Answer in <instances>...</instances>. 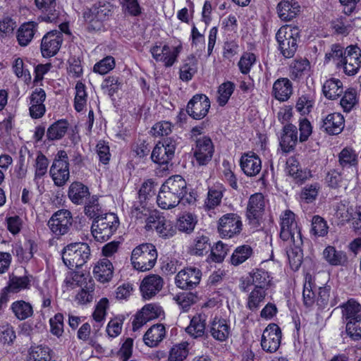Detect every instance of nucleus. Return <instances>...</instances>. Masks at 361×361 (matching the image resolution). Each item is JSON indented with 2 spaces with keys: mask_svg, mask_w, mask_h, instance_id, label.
Here are the masks:
<instances>
[{
  "mask_svg": "<svg viewBox=\"0 0 361 361\" xmlns=\"http://www.w3.org/2000/svg\"><path fill=\"white\" fill-rule=\"evenodd\" d=\"M90 247L86 243H71L62 251L63 262L71 270L83 266L90 259Z\"/></svg>",
  "mask_w": 361,
  "mask_h": 361,
  "instance_id": "1",
  "label": "nucleus"
},
{
  "mask_svg": "<svg viewBox=\"0 0 361 361\" xmlns=\"http://www.w3.org/2000/svg\"><path fill=\"white\" fill-rule=\"evenodd\" d=\"M157 256V249L154 245L144 243L133 249L130 260L135 269L146 271L154 267Z\"/></svg>",
  "mask_w": 361,
  "mask_h": 361,
  "instance_id": "2",
  "label": "nucleus"
},
{
  "mask_svg": "<svg viewBox=\"0 0 361 361\" xmlns=\"http://www.w3.org/2000/svg\"><path fill=\"white\" fill-rule=\"evenodd\" d=\"M112 13V6L109 3L98 2L83 13L85 21L87 23L89 32L99 31L104 27V22Z\"/></svg>",
  "mask_w": 361,
  "mask_h": 361,
  "instance_id": "3",
  "label": "nucleus"
},
{
  "mask_svg": "<svg viewBox=\"0 0 361 361\" xmlns=\"http://www.w3.org/2000/svg\"><path fill=\"white\" fill-rule=\"evenodd\" d=\"M118 225L119 220L115 214L104 213L96 221H93L92 233L97 241H106L116 232Z\"/></svg>",
  "mask_w": 361,
  "mask_h": 361,
  "instance_id": "4",
  "label": "nucleus"
},
{
  "mask_svg": "<svg viewBox=\"0 0 361 361\" xmlns=\"http://www.w3.org/2000/svg\"><path fill=\"white\" fill-rule=\"evenodd\" d=\"M299 30L298 27H281L276 34V39L279 44L281 54L286 58H292L298 49Z\"/></svg>",
  "mask_w": 361,
  "mask_h": 361,
  "instance_id": "5",
  "label": "nucleus"
},
{
  "mask_svg": "<svg viewBox=\"0 0 361 361\" xmlns=\"http://www.w3.org/2000/svg\"><path fill=\"white\" fill-rule=\"evenodd\" d=\"M177 142L173 137L164 138L154 147L151 154L152 161L163 166L164 169H167L174 157Z\"/></svg>",
  "mask_w": 361,
  "mask_h": 361,
  "instance_id": "6",
  "label": "nucleus"
},
{
  "mask_svg": "<svg viewBox=\"0 0 361 361\" xmlns=\"http://www.w3.org/2000/svg\"><path fill=\"white\" fill-rule=\"evenodd\" d=\"M69 165L67 152L65 150H59L49 169L50 176L56 185L63 186L68 180Z\"/></svg>",
  "mask_w": 361,
  "mask_h": 361,
  "instance_id": "7",
  "label": "nucleus"
},
{
  "mask_svg": "<svg viewBox=\"0 0 361 361\" xmlns=\"http://www.w3.org/2000/svg\"><path fill=\"white\" fill-rule=\"evenodd\" d=\"M280 238L284 240H295L300 243L302 234L295 220V214L290 210H286L281 216Z\"/></svg>",
  "mask_w": 361,
  "mask_h": 361,
  "instance_id": "8",
  "label": "nucleus"
},
{
  "mask_svg": "<svg viewBox=\"0 0 361 361\" xmlns=\"http://www.w3.org/2000/svg\"><path fill=\"white\" fill-rule=\"evenodd\" d=\"M72 222L71 212L68 209H60L51 216L47 225L56 236H60L68 232Z\"/></svg>",
  "mask_w": 361,
  "mask_h": 361,
  "instance_id": "9",
  "label": "nucleus"
},
{
  "mask_svg": "<svg viewBox=\"0 0 361 361\" xmlns=\"http://www.w3.org/2000/svg\"><path fill=\"white\" fill-rule=\"evenodd\" d=\"M282 333L280 327L274 323L269 324L264 330L261 345L268 353H275L281 345Z\"/></svg>",
  "mask_w": 361,
  "mask_h": 361,
  "instance_id": "10",
  "label": "nucleus"
},
{
  "mask_svg": "<svg viewBox=\"0 0 361 361\" xmlns=\"http://www.w3.org/2000/svg\"><path fill=\"white\" fill-rule=\"evenodd\" d=\"M210 108V101L204 94H197L188 102L186 106L187 114L195 120L204 118Z\"/></svg>",
  "mask_w": 361,
  "mask_h": 361,
  "instance_id": "11",
  "label": "nucleus"
},
{
  "mask_svg": "<svg viewBox=\"0 0 361 361\" xmlns=\"http://www.w3.org/2000/svg\"><path fill=\"white\" fill-rule=\"evenodd\" d=\"M181 50L182 46L180 44L172 48L167 44H164L162 47L158 45L152 47L150 49V52L157 61H161L166 67H171L176 61Z\"/></svg>",
  "mask_w": 361,
  "mask_h": 361,
  "instance_id": "12",
  "label": "nucleus"
},
{
  "mask_svg": "<svg viewBox=\"0 0 361 361\" xmlns=\"http://www.w3.org/2000/svg\"><path fill=\"white\" fill-rule=\"evenodd\" d=\"M181 50L182 46L180 44L172 48L167 44H164L162 47L158 45L152 47L150 49V52L157 61H161L166 67H171L176 61Z\"/></svg>",
  "mask_w": 361,
  "mask_h": 361,
  "instance_id": "13",
  "label": "nucleus"
},
{
  "mask_svg": "<svg viewBox=\"0 0 361 361\" xmlns=\"http://www.w3.org/2000/svg\"><path fill=\"white\" fill-rule=\"evenodd\" d=\"M343 63L341 69L345 75H356L361 68V49L357 45L348 46Z\"/></svg>",
  "mask_w": 361,
  "mask_h": 361,
  "instance_id": "14",
  "label": "nucleus"
},
{
  "mask_svg": "<svg viewBox=\"0 0 361 361\" xmlns=\"http://www.w3.org/2000/svg\"><path fill=\"white\" fill-rule=\"evenodd\" d=\"M241 230L240 217L236 214H226L219 219L218 231L223 237L232 238L240 233Z\"/></svg>",
  "mask_w": 361,
  "mask_h": 361,
  "instance_id": "15",
  "label": "nucleus"
},
{
  "mask_svg": "<svg viewBox=\"0 0 361 361\" xmlns=\"http://www.w3.org/2000/svg\"><path fill=\"white\" fill-rule=\"evenodd\" d=\"M201 276L202 272L198 268L190 267L177 274L175 282L181 289H192L200 283Z\"/></svg>",
  "mask_w": 361,
  "mask_h": 361,
  "instance_id": "16",
  "label": "nucleus"
},
{
  "mask_svg": "<svg viewBox=\"0 0 361 361\" xmlns=\"http://www.w3.org/2000/svg\"><path fill=\"white\" fill-rule=\"evenodd\" d=\"M194 157L200 166L207 165L214 154V145L209 137H203L196 141L195 148H192Z\"/></svg>",
  "mask_w": 361,
  "mask_h": 361,
  "instance_id": "17",
  "label": "nucleus"
},
{
  "mask_svg": "<svg viewBox=\"0 0 361 361\" xmlns=\"http://www.w3.org/2000/svg\"><path fill=\"white\" fill-rule=\"evenodd\" d=\"M63 42V35L58 30L47 32L42 38L41 51L43 56L50 57L57 54Z\"/></svg>",
  "mask_w": 361,
  "mask_h": 361,
  "instance_id": "18",
  "label": "nucleus"
},
{
  "mask_svg": "<svg viewBox=\"0 0 361 361\" xmlns=\"http://www.w3.org/2000/svg\"><path fill=\"white\" fill-rule=\"evenodd\" d=\"M264 197L262 193L257 192L250 197L246 216L250 223H258L264 213Z\"/></svg>",
  "mask_w": 361,
  "mask_h": 361,
  "instance_id": "19",
  "label": "nucleus"
},
{
  "mask_svg": "<svg viewBox=\"0 0 361 361\" xmlns=\"http://www.w3.org/2000/svg\"><path fill=\"white\" fill-rule=\"evenodd\" d=\"M31 276H10L8 286H6L1 294L0 302H7L8 300V293H18L23 289H29L30 287Z\"/></svg>",
  "mask_w": 361,
  "mask_h": 361,
  "instance_id": "20",
  "label": "nucleus"
},
{
  "mask_svg": "<svg viewBox=\"0 0 361 361\" xmlns=\"http://www.w3.org/2000/svg\"><path fill=\"white\" fill-rule=\"evenodd\" d=\"M345 126V119L340 113H333L323 118L320 123V129L329 135L340 134Z\"/></svg>",
  "mask_w": 361,
  "mask_h": 361,
  "instance_id": "21",
  "label": "nucleus"
},
{
  "mask_svg": "<svg viewBox=\"0 0 361 361\" xmlns=\"http://www.w3.org/2000/svg\"><path fill=\"white\" fill-rule=\"evenodd\" d=\"M164 285L163 279L156 274L145 277L140 284V289L143 298L149 300L158 293Z\"/></svg>",
  "mask_w": 361,
  "mask_h": 361,
  "instance_id": "22",
  "label": "nucleus"
},
{
  "mask_svg": "<svg viewBox=\"0 0 361 361\" xmlns=\"http://www.w3.org/2000/svg\"><path fill=\"white\" fill-rule=\"evenodd\" d=\"M208 331L214 339L224 342L229 337L231 328L226 319L215 317L208 326Z\"/></svg>",
  "mask_w": 361,
  "mask_h": 361,
  "instance_id": "23",
  "label": "nucleus"
},
{
  "mask_svg": "<svg viewBox=\"0 0 361 361\" xmlns=\"http://www.w3.org/2000/svg\"><path fill=\"white\" fill-rule=\"evenodd\" d=\"M38 9L42 11L39 18L44 22L55 23L60 15L59 8H56V0H35Z\"/></svg>",
  "mask_w": 361,
  "mask_h": 361,
  "instance_id": "24",
  "label": "nucleus"
},
{
  "mask_svg": "<svg viewBox=\"0 0 361 361\" xmlns=\"http://www.w3.org/2000/svg\"><path fill=\"white\" fill-rule=\"evenodd\" d=\"M211 249L210 239L204 231L197 232L189 246V253L191 255L203 256Z\"/></svg>",
  "mask_w": 361,
  "mask_h": 361,
  "instance_id": "25",
  "label": "nucleus"
},
{
  "mask_svg": "<svg viewBox=\"0 0 361 361\" xmlns=\"http://www.w3.org/2000/svg\"><path fill=\"white\" fill-rule=\"evenodd\" d=\"M240 165L244 173L250 177L257 176L262 169L261 159L254 152L243 154Z\"/></svg>",
  "mask_w": 361,
  "mask_h": 361,
  "instance_id": "26",
  "label": "nucleus"
},
{
  "mask_svg": "<svg viewBox=\"0 0 361 361\" xmlns=\"http://www.w3.org/2000/svg\"><path fill=\"white\" fill-rule=\"evenodd\" d=\"M68 196L75 204H85L91 197L88 187L78 181L73 182L70 185Z\"/></svg>",
  "mask_w": 361,
  "mask_h": 361,
  "instance_id": "27",
  "label": "nucleus"
},
{
  "mask_svg": "<svg viewBox=\"0 0 361 361\" xmlns=\"http://www.w3.org/2000/svg\"><path fill=\"white\" fill-rule=\"evenodd\" d=\"M276 8L279 17L283 21L293 20L300 11V6L295 0H283Z\"/></svg>",
  "mask_w": 361,
  "mask_h": 361,
  "instance_id": "28",
  "label": "nucleus"
},
{
  "mask_svg": "<svg viewBox=\"0 0 361 361\" xmlns=\"http://www.w3.org/2000/svg\"><path fill=\"white\" fill-rule=\"evenodd\" d=\"M298 142V128L289 123L283 128V133L280 138V145L284 152L293 150Z\"/></svg>",
  "mask_w": 361,
  "mask_h": 361,
  "instance_id": "29",
  "label": "nucleus"
},
{
  "mask_svg": "<svg viewBox=\"0 0 361 361\" xmlns=\"http://www.w3.org/2000/svg\"><path fill=\"white\" fill-rule=\"evenodd\" d=\"M293 94V85L287 78L277 79L272 88V95L279 101H287Z\"/></svg>",
  "mask_w": 361,
  "mask_h": 361,
  "instance_id": "30",
  "label": "nucleus"
},
{
  "mask_svg": "<svg viewBox=\"0 0 361 361\" xmlns=\"http://www.w3.org/2000/svg\"><path fill=\"white\" fill-rule=\"evenodd\" d=\"M162 185L164 189L169 190L172 193L178 195L182 201L184 200V197L188 192L187 183L182 176L179 175L171 176Z\"/></svg>",
  "mask_w": 361,
  "mask_h": 361,
  "instance_id": "31",
  "label": "nucleus"
},
{
  "mask_svg": "<svg viewBox=\"0 0 361 361\" xmlns=\"http://www.w3.org/2000/svg\"><path fill=\"white\" fill-rule=\"evenodd\" d=\"M113 272L112 263L106 258L100 259L93 269L94 278L102 283L109 281L113 276Z\"/></svg>",
  "mask_w": 361,
  "mask_h": 361,
  "instance_id": "32",
  "label": "nucleus"
},
{
  "mask_svg": "<svg viewBox=\"0 0 361 361\" xmlns=\"http://www.w3.org/2000/svg\"><path fill=\"white\" fill-rule=\"evenodd\" d=\"M165 327L162 324L151 326L143 337L145 343L149 347L157 346L165 337Z\"/></svg>",
  "mask_w": 361,
  "mask_h": 361,
  "instance_id": "33",
  "label": "nucleus"
},
{
  "mask_svg": "<svg viewBox=\"0 0 361 361\" xmlns=\"http://www.w3.org/2000/svg\"><path fill=\"white\" fill-rule=\"evenodd\" d=\"M182 199L172 193L169 190L163 188L161 185L159 194L157 195V202L158 205L164 209H169L176 207Z\"/></svg>",
  "mask_w": 361,
  "mask_h": 361,
  "instance_id": "34",
  "label": "nucleus"
},
{
  "mask_svg": "<svg viewBox=\"0 0 361 361\" xmlns=\"http://www.w3.org/2000/svg\"><path fill=\"white\" fill-rule=\"evenodd\" d=\"M293 244V247L287 249L286 254L290 263L291 269L294 271H297L302 262L303 254L300 246L302 245V238H300V243L295 240H290Z\"/></svg>",
  "mask_w": 361,
  "mask_h": 361,
  "instance_id": "35",
  "label": "nucleus"
},
{
  "mask_svg": "<svg viewBox=\"0 0 361 361\" xmlns=\"http://www.w3.org/2000/svg\"><path fill=\"white\" fill-rule=\"evenodd\" d=\"M68 122L66 119H60L51 124L47 130V139L49 142L59 140L66 135L68 128Z\"/></svg>",
  "mask_w": 361,
  "mask_h": 361,
  "instance_id": "36",
  "label": "nucleus"
},
{
  "mask_svg": "<svg viewBox=\"0 0 361 361\" xmlns=\"http://www.w3.org/2000/svg\"><path fill=\"white\" fill-rule=\"evenodd\" d=\"M347 52V47L345 49L338 43L333 44L331 46L329 52L325 54L324 63H329L331 61L335 64L337 69H341V66L343 64L344 56Z\"/></svg>",
  "mask_w": 361,
  "mask_h": 361,
  "instance_id": "37",
  "label": "nucleus"
},
{
  "mask_svg": "<svg viewBox=\"0 0 361 361\" xmlns=\"http://www.w3.org/2000/svg\"><path fill=\"white\" fill-rule=\"evenodd\" d=\"M206 315L197 314L190 320L186 331L194 338L202 337L205 334Z\"/></svg>",
  "mask_w": 361,
  "mask_h": 361,
  "instance_id": "38",
  "label": "nucleus"
},
{
  "mask_svg": "<svg viewBox=\"0 0 361 361\" xmlns=\"http://www.w3.org/2000/svg\"><path fill=\"white\" fill-rule=\"evenodd\" d=\"M343 84L338 79L331 78L326 80L322 86V92L329 99H336L343 92Z\"/></svg>",
  "mask_w": 361,
  "mask_h": 361,
  "instance_id": "39",
  "label": "nucleus"
},
{
  "mask_svg": "<svg viewBox=\"0 0 361 361\" xmlns=\"http://www.w3.org/2000/svg\"><path fill=\"white\" fill-rule=\"evenodd\" d=\"M342 316L345 324L359 319L361 318V305L355 300H348L342 306Z\"/></svg>",
  "mask_w": 361,
  "mask_h": 361,
  "instance_id": "40",
  "label": "nucleus"
},
{
  "mask_svg": "<svg viewBox=\"0 0 361 361\" xmlns=\"http://www.w3.org/2000/svg\"><path fill=\"white\" fill-rule=\"evenodd\" d=\"M323 255L324 259L333 266L344 265L348 260L344 252L336 250L333 246L326 247L323 252Z\"/></svg>",
  "mask_w": 361,
  "mask_h": 361,
  "instance_id": "41",
  "label": "nucleus"
},
{
  "mask_svg": "<svg viewBox=\"0 0 361 361\" xmlns=\"http://www.w3.org/2000/svg\"><path fill=\"white\" fill-rule=\"evenodd\" d=\"M37 24L28 22L23 24L18 30L17 39L21 46H27L33 38Z\"/></svg>",
  "mask_w": 361,
  "mask_h": 361,
  "instance_id": "42",
  "label": "nucleus"
},
{
  "mask_svg": "<svg viewBox=\"0 0 361 361\" xmlns=\"http://www.w3.org/2000/svg\"><path fill=\"white\" fill-rule=\"evenodd\" d=\"M338 162L343 169L355 168L356 169L358 164L357 154L352 148L345 147L338 154Z\"/></svg>",
  "mask_w": 361,
  "mask_h": 361,
  "instance_id": "43",
  "label": "nucleus"
},
{
  "mask_svg": "<svg viewBox=\"0 0 361 361\" xmlns=\"http://www.w3.org/2000/svg\"><path fill=\"white\" fill-rule=\"evenodd\" d=\"M250 279L255 288L266 290L271 282L270 276L267 271L262 269H256L250 273Z\"/></svg>",
  "mask_w": 361,
  "mask_h": 361,
  "instance_id": "44",
  "label": "nucleus"
},
{
  "mask_svg": "<svg viewBox=\"0 0 361 361\" xmlns=\"http://www.w3.org/2000/svg\"><path fill=\"white\" fill-rule=\"evenodd\" d=\"M85 204L84 213L87 217L92 219L93 221H96L98 218L104 214L99 203L97 196H92Z\"/></svg>",
  "mask_w": 361,
  "mask_h": 361,
  "instance_id": "45",
  "label": "nucleus"
},
{
  "mask_svg": "<svg viewBox=\"0 0 361 361\" xmlns=\"http://www.w3.org/2000/svg\"><path fill=\"white\" fill-rule=\"evenodd\" d=\"M197 71V61L195 56L190 55L180 68V78L183 81L190 80Z\"/></svg>",
  "mask_w": 361,
  "mask_h": 361,
  "instance_id": "46",
  "label": "nucleus"
},
{
  "mask_svg": "<svg viewBox=\"0 0 361 361\" xmlns=\"http://www.w3.org/2000/svg\"><path fill=\"white\" fill-rule=\"evenodd\" d=\"M11 310L19 320H25L33 315L32 305L22 300L13 302Z\"/></svg>",
  "mask_w": 361,
  "mask_h": 361,
  "instance_id": "47",
  "label": "nucleus"
},
{
  "mask_svg": "<svg viewBox=\"0 0 361 361\" xmlns=\"http://www.w3.org/2000/svg\"><path fill=\"white\" fill-rule=\"evenodd\" d=\"M152 208L148 201L137 200L134 201L131 209V215L137 220L141 221L150 214Z\"/></svg>",
  "mask_w": 361,
  "mask_h": 361,
  "instance_id": "48",
  "label": "nucleus"
},
{
  "mask_svg": "<svg viewBox=\"0 0 361 361\" xmlns=\"http://www.w3.org/2000/svg\"><path fill=\"white\" fill-rule=\"evenodd\" d=\"M52 350L47 345L31 346L29 350L30 360L32 361H50Z\"/></svg>",
  "mask_w": 361,
  "mask_h": 361,
  "instance_id": "49",
  "label": "nucleus"
},
{
  "mask_svg": "<svg viewBox=\"0 0 361 361\" xmlns=\"http://www.w3.org/2000/svg\"><path fill=\"white\" fill-rule=\"evenodd\" d=\"M299 161L294 157H290L286 161V170L289 176L294 178L298 183H302L306 178V173L299 166Z\"/></svg>",
  "mask_w": 361,
  "mask_h": 361,
  "instance_id": "50",
  "label": "nucleus"
},
{
  "mask_svg": "<svg viewBox=\"0 0 361 361\" xmlns=\"http://www.w3.org/2000/svg\"><path fill=\"white\" fill-rule=\"evenodd\" d=\"M340 104L344 112L351 111L358 104L356 90L354 88L348 89L342 97Z\"/></svg>",
  "mask_w": 361,
  "mask_h": 361,
  "instance_id": "51",
  "label": "nucleus"
},
{
  "mask_svg": "<svg viewBox=\"0 0 361 361\" xmlns=\"http://www.w3.org/2000/svg\"><path fill=\"white\" fill-rule=\"evenodd\" d=\"M252 254V249L250 245H244L239 246L234 250L231 256V263L235 266H238L247 259Z\"/></svg>",
  "mask_w": 361,
  "mask_h": 361,
  "instance_id": "52",
  "label": "nucleus"
},
{
  "mask_svg": "<svg viewBox=\"0 0 361 361\" xmlns=\"http://www.w3.org/2000/svg\"><path fill=\"white\" fill-rule=\"evenodd\" d=\"M266 296V290L255 288L247 298V307L252 311H257Z\"/></svg>",
  "mask_w": 361,
  "mask_h": 361,
  "instance_id": "53",
  "label": "nucleus"
},
{
  "mask_svg": "<svg viewBox=\"0 0 361 361\" xmlns=\"http://www.w3.org/2000/svg\"><path fill=\"white\" fill-rule=\"evenodd\" d=\"M188 343L182 342L173 345L169 352V361H183L188 355Z\"/></svg>",
  "mask_w": 361,
  "mask_h": 361,
  "instance_id": "54",
  "label": "nucleus"
},
{
  "mask_svg": "<svg viewBox=\"0 0 361 361\" xmlns=\"http://www.w3.org/2000/svg\"><path fill=\"white\" fill-rule=\"evenodd\" d=\"M196 224V217L193 214L188 213L178 219L177 227L180 231L190 233L194 230Z\"/></svg>",
  "mask_w": 361,
  "mask_h": 361,
  "instance_id": "55",
  "label": "nucleus"
},
{
  "mask_svg": "<svg viewBox=\"0 0 361 361\" xmlns=\"http://www.w3.org/2000/svg\"><path fill=\"white\" fill-rule=\"evenodd\" d=\"M235 89V85L231 81H226L222 83L218 89V103L219 106H225L230 97L232 95Z\"/></svg>",
  "mask_w": 361,
  "mask_h": 361,
  "instance_id": "56",
  "label": "nucleus"
},
{
  "mask_svg": "<svg viewBox=\"0 0 361 361\" xmlns=\"http://www.w3.org/2000/svg\"><path fill=\"white\" fill-rule=\"evenodd\" d=\"M330 26L337 35L347 36L352 30V27L345 17L337 18L332 20Z\"/></svg>",
  "mask_w": 361,
  "mask_h": 361,
  "instance_id": "57",
  "label": "nucleus"
},
{
  "mask_svg": "<svg viewBox=\"0 0 361 361\" xmlns=\"http://www.w3.org/2000/svg\"><path fill=\"white\" fill-rule=\"evenodd\" d=\"M154 228L159 237L164 238H169L176 233V229L173 228L171 222L166 220L164 216L161 218V221L154 226Z\"/></svg>",
  "mask_w": 361,
  "mask_h": 361,
  "instance_id": "58",
  "label": "nucleus"
},
{
  "mask_svg": "<svg viewBox=\"0 0 361 361\" xmlns=\"http://www.w3.org/2000/svg\"><path fill=\"white\" fill-rule=\"evenodd\" d=\"M223 192L221 188H211L207 193V198L205 201V207L208 209H214L221 202Z\"/></svg>",
  "mask_w": 361,
  "mask_h": 361,
  "instance_id": "59",
  "label": "nucleus"
},
{
  "mask_svg": "<svg viewBox=\"0 0 361 361\" xmlns=\"http://www.w3.org/2000/svg\"><path fill=\"white\" fill-rule=\"evenodd\" d=\"M76 94L75 97V109L78 112L83 110L86 104L87 94L85 86L82 82H78L75 86Z\"/></svg>",
  "mask_w": 361,
  "mask_h": 361,
  "instance_id": "60",
  "label": "nucleus"
},
{
  "mask_svg": "<svg viewBox=\"0 0 361 361\" xmlns=\"http://www.w3.org/2000/svg\"><path fill=\"white\" fill-rule=\"evenodd\" d=\"M311 231L315 235L324 236L328 233L326 221L320 216H314L312 220Z\"/></svg>",
  "mask_w": 361,
  "mask_h": 361,
  "instance_id": "61",
  "label": "nucleus"
},
{
  "mask_svg": "<svg viewBox=\"0 0 361 361\" xmlns=\"http://www.w3.org/2000/svg\"><path fill=\"white\" fill-rule=\"evenodd\" d=\"M227 246L221 241H219L216 243L215 246H211L209 257L213 262H221L227 254Z\"/></svg>",
  "mask_w": 361,
  "mask_h": 361,
  "instance_id": "62",
  "label": "nucleus"
},
{
  "mask_svg": "<svg viewBox=\"0 0 361 361\" xmlns=\"http://www.w3.org/2000/svg\"><path fill=\"white\" fill-rule=\"evenodd\" d=\"M197 299V296L191 292L183 293L176 295V298L178 304L185 312L188 311L190 306L196 302Z\"/></svg>",
  "mask_w": 361,
  "mask_h": 361,
  "instance_id": "63",
  "label": "nucleus"
},
{
  "mask_svg": "<svg viewBox=\"0 0 361 361\" xmlns=\"http://www.w3.org/2000/svg\"><path fill=\"white\" fill-rule=\"evenodd\" d=\"M352 230L357 234H361V206L351 208L350 219Z\"/></svg>",
  "mask_w": 361,
  "mask_h": 361,
  "instance_id": "64",
  "label": "nucleus"
}]
</instances>
